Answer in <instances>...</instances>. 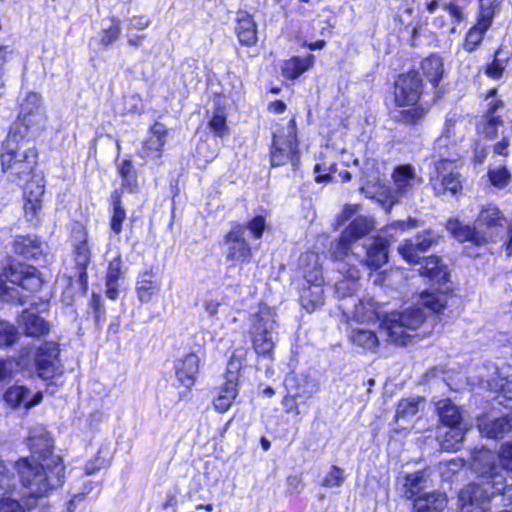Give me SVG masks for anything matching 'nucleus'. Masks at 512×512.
<instances>
[{"label":"nucleus","mask_w":512,"mask_h":512,"mask_svg":"<svg viewBox=\"0 0 512 512\" xmlns=\"http://www.w3.org/2000/svg\"><path fill=\"white\" fill-rule=\"evenodd\" d=\"M421 303L435 313H440L446 306V297L443 294L427 293L422 295Z\"/></svg>","instance_id":"nucleus-51"},{"label":"nucleus","mask_w":512,"mask_h":512,"mask_svg":"<svg viewBox=\"0 0 512 512\" xmlns=\"http://www.w3.org/2000/svg\"><path fill=\"white\" fill-rule=\"evenodd\" d=\"M26 182L23 188L25 216L29 221H34L42 210V197L45 189L44 179L36 175Z\"/></svg>","instance_id":"nucleus-20"},{"label":"nucleus","mask_w":512,"mask_h":512,"mask_svg":"<svg viewBox=\"0 0 512 512\" xmlns=\"http://www.w3.org/2000/svg\"><path fill=\"white\" fill-rule=\"evenodd\" d=\"M374 228V220L366 216H357L342 233L339 240L335 243L333 256L335 260H345L354 258L355 255L349 254L352 251V244L358 239L367 235Z\"/></svg>","instance_id":"nucleus-12"},{"label":"nucleus","mask_w":512,"mask_h":512,"mask_svg":"<svg viewBox=\"0 0 512 512\" xmlns=\"http://www.w3.org/2000/svg\"><path fill=\"white\" fill-rule=\"evenodd\" d=\"M464 439V432L458 426L449 427V430L445 433L441 447L446 451H456L459 449Z\"/></svg>","instance_id":"nucleus-43"},{"label":"nucleus","mask_w":512,"mask_h":512,"mask_svg":"<svg viewBox=\"0 0 512 512\" xmlns=\"http://www.w3.org/2000/svg\"><path fill=\"white\" fill-rule=\"evenodd\" d=\"M426 314L420 307H412L403 312H391L383 317L380 327L385 331L387 340L396 345H406L411 332L416 331L424 322Z\"/></svg>","instance_id":"nucleus-6"},{"label":"nucleus","mask_w":512,"mask_h":512,"mask_svg":"<svg viewBox=\"0 0 512 512\" xmlns=\"http://www.w3.org/2000/svg\"><path fill=\"white\" fill-rule=\"evenodd\" d=\"M38 375L43 379H50L59 370L58 349L55 344H46L41 347L36 358Z\"/></svg>","instance_id":"nucleus-24"},{"label":"nucleus","mask_w":512,"mask_h":512,"mask_svg":"<svg viewBox=\"0 0 512 512\" xmlns=\"http://www.w3.org/2000/svg\"><path fill=\"white\" fill-rule=\"evenodd\" d=\"M304 278L310 285L302 289L300 301L304 309L308 312H312L324 303V291L322 288L323 277L321 269L315 263L311 272H305Z\"/></svg>","instance_id":"nucleus-16"},{"label":"nucleus","mask_w":512,"mask_h":512,"mask_svg":"<svg viewBox=\"0 0 512 512\" xmlns=\"http://www.w3.org/2000/svg\"><path fill=\"white\" fill-rule=\"evenodd\" d=\"M447 230L459 241H471L476 245H482L492 240V232H483L476 227L464 225L457 219L447 222Z\"/></svg>","instance_id":"nucleus-21"},{"label":"nucleus","mask_w":512,"mask_h":512,"mask_svg":"<svg viewBox=\"0 0 512 512\" xmlns=\"http://www.w3.org/2000/svg\"><path fill=\"white\" fill-rule=\"evenodd\" d=\"M122 261L118 255L109 262L106 274V297L115 300L119 295V279L122 276Z\"/></svg>","instance_id":"nucleus-33"},{"label":"nucleus","mask_w":512,"mask_h":512,"mask_svg":"<svg viewBox=\"0 0 512 512\" xmlns=\"http://www.w3.org/2000/svg\"><path fill=\"white\" fill-rule=\"evenodd\" d=\"M435 174L430 177V183L437 195L450 192L456 195L462 190V180L455 162L459 153L449 154L446 157H436Z\"/></svg>","instance_id":"nucleus-7"},{"label":"nucleus","mask_w":512,"mask_h":512,"mask_svg":"<svg viewBox=\"0 0 512 512\" xmlns=\"http://www.w3.org/2000/svg\"><path fill=\"white\" fill-rule=\"evenodd\" d=\"M510 172L503 166L491 169L489 171V178L491 183L497 187H505L510 180Z\"/></svg>","instance_id":"nucleus-56"},{"label":"nucleus","mask_w":512,"mask_h":512,"mask_svg":"<svg viewBox=\"0 0 512 512\" xmlns=\"http://www.w3.org/2000/svg\"><path fill=\"white\" fill-rule=\"evenodd\" d=\"M31 457L18 460L14 467L31 498L48 496L64 481L65 466L60 456L53 454V440L40 430L29 436Z\"/></svg>","instance_id":"nucleus-1"},{"label":"nucleus","mask_w":512,"mask_h":512,"mask_svg":"<svg viewBox=\"0 0 512 512\" xmlns=\"http://www.w3.org/2000/svg\"><path fill=\"white\" fill-rule=\"evenodd\" d=\"M200 359L195 353H188L175 362L177 380L185 387L194 385L199 372Z\"/></svg>","instance_id":"nucleus-26"},{"label":"nucleus","mask_w":512,"mask_h":512,"mask_svg":"<svg viewBox=\"0 0 512 512\" xmlns=\"http://www.w3.org/2000/svg\"><path fill=\"white\" fill-rule=\"evenodd\" d=\"M26 506L12 496H5L0 499V512H30L31 506L29 504H26Z\"/></svg>","instance_id":"nucleus-53"},{"label":"nucleus","mask_w":512,"mask_h":512,"mask_svg":"<svg viewBox=\"0 0 512 512\" xmlns=\"http://www.w3.org/2000/svg\"><path fill=\"white\" fill-rule=\"evenodd\" d=\"M238 395V383L225 381L218 396L214 399V407L220 412H226Z\"/></svg>","instance_id":"nucleus-37"},{"label":"nucleus","mask_w":512,"mask_h":512,"mask_svg":"<svg viewBox=\"0 0 512 512\" xmlns=\"http://www.w3.org/2000/svg\"><path fill=\"white\" fill-rule=\"evenodd\" d=\"M18 138L7 136L0 153L1 171L12 183L21 184L36 176L38 153L34 147L19 145Z\"/></svg>","instance_id":"nucleus-3"},{"label":"nucleus","mask_w":512,"mask_h":512,"mask_svg":"<svg viewBox=\"0 0 512 512\" xmlns=\"http://www.w3.org/2000/svg\"><path fill=\"white\" fill-rule=\"evenodd\" d=\"M422 402L420 397H409L399 401L395 413V421L410 422L419 411V404ZM402 428H405L399 424Z\"/></svg>","instance_id":"nucleus-35"},{"label":"nucleus","mask_w":512,"mask_h":512,"mask_svg":"<svg viewBox=\"0 0 512 512\" xmlns=\"http://www.w3.org/2000/svg\"><path fill=\"white\" fill-rule=\"evenodd\" d=\"M100 491L99 485L94 482H88L84 484L83 492L78 493L73 496V498L68 503V511L73 512L75 508V504L83 501L86 497L95 498Z\"/></svg>","instance_id":"nucleus-50"},{"label":"nucleus","mask_w":512,"mask_h":512,"mask_svg":"<svg viewBox=\"0 0 512 512\" xmlns=\"http://www.w3.org/2000/svg\"><path fill=\"white\" fill-rule=\"evenodd\" d=\"M419 273L422 276L428 277L437 284L446 283L449 277L447 268L441 264L440 258L436 256L424 259V263L421 265Z\"/></svg>","instance_id":"nucleus-32"},{"label":"nucleus","mask_w":512,"mask_h":512,"mask_svg":"<svg viewBox=\"0 0 512 512\" xmlns=\"http://www.w3.org/2000/svg\"><path fill=\"white\" fill-rule=\"evenodd\" d=\"M296 141V123L290 119L284 130H278L273 136V145L271 149V163L273 166H280L291 161L295 165L297 154Z\"/></svg>","instance_id":"nucleus-11"},{"label":"nucleus","mask_w":512,"mask_h":512,"mask_svg":"<svg viewBox=\"0 0 512 512\" xmlns=\"http://www.w3.org/2000/svg\"><path fill=\"white\" fill-rule=\"evenodd\" d=\"M236 34L243 45L252 46L257 42L256 24L247 12L238 13Z\"/></svg>","instance_id":"nucleus-30"},{"label":"nucleus","mask_w":512,"mask_h":512,"mask_svg":"<svg viewBox=\"0 0 512 512\" xmlns=\"http://www.w3.org/2000/svg\"><path fill=\"white\" fill-rule=\"evenodd\" d=\"M90 250L87 243V236L82 232V238L75 245V262L79 269L85 270L90 263Z\"/></svg>","instance_id":"nucleus-46"},{"label":"nucleus","mask_w":512,"mask_h":512,"mask_svg":"<svg viewBox=\"0 0 512 512\" xmlns=\"http://www.w3.org/2000/svg\"><path fill=\"white\" fill-rule=\"evenodd\" d=\"M18 339V334L13 325L0 321V347L10 346Z\"/></svg>","instance_id":"nucleus-54"},{"label":"nucleus","mask_w":512,"mask_h":512,"mask_svg":"<svg viewBox=\"0 0 512 512\" xmlns=\"http://www.w3.org/2000/svg\"><path fill=\"white\" fill-rule=\"evenodd\" d=\"M478 429L488 438H503L512 430V424L506 417L498 419L484 417L478 420Z\"/></svg>","instance_id":"nucleus-28"},{"label":"nucleus","mask_w":512,"mask_h":512,"mask_svg":"<svg viewBox=\"0 0 512 512\" xmlns=\"http://www.w3.org/2000/svg\"><path fill=\"white\" fill-rule=\"evenodd\" d=\"M121 34L120 21L117 18L111 19V24L100 33V43L108 46L114 43Z\"/></svg>","instance_id":"nucleus-48"},{"label":"nucleus","mask_w":512,"mask_h":512,"mask_svg":"<svg viewBox=\"0 0 512 512\" xmlns=\"http://www.w3.org/2000/svg\"><path fill=\"white\" fill-rule=\"evenodd\" d=\"M446 10L448 14L454 19L455 23H461L465 20V14L463 8L458 6L457 4L450 3Z\"/></svg>","instance_id":"nucleus-62"},{"label":"nucleus","mask_w":512,"mask_h":512,"mask_svg":"<svg viewBox=\"0 0 512 512\" xmlns=\"http://www.w3.org/2000/svg\"><path fill=\"white\" fill-rule=\"evenodd\" d=\"M252 344L258 355L271 357L277 342L276 322L269 309H262L252 321Z\"/></svg>","instance_id":"nucleus-8"},{"label":"nucleus","mask_w":512,"mask_h":512,"mask_svg":"<svg viewBox=\"0 0 512 512\" xmlns=\"http://www.w3.org/2000/svg\"><path fill=\"white\" fill-rule=\"evenodd\" d=\"M496 95V89H490L486 100L487 102V115L486 116H496L495 113L499 108L503 107V102L500 99H497L495 97Z\"/></svg>","instance_id":"nucleus-61"},{"label":"nucleus","mask_w":512,"mask_h":512,"mask_svg":"<svg viewBox=\"0 0 512 512\" xmlns=\"http://www.w3.org/2000/svg\"><path fill=\"white\" fill-rule=\"evenodd\" d=\"M480 12L477 23L468 31L464 43V49L472 52L481 43L485 32L491 26L493 19V1L480 0Z\"/></svg>","instance_id":"nucleus-18"},{"label":"nucleus","mask_w":512,"mask_h":512,"mask_svg":"<svg viewBox=\"0 0 512 512\" xmlns=\"http://www.w3.org/2000/svg\"><path fill=\"white\" fill-rule=\"evenodd\" d=\"M350 341L359 347L373 350L378 347L379 339L376 333L369 329L355 328L349 334Z\"/></svg>","instance_id":"nucleus-40"},{"label":"nucleus","mask_w":512,"mask_h":512,"mask_svg":"<svg viewBox=\"0 0 512 512\" xmlns=\"http://www.w3.org/2000/svg\"><path fill=\"white\" fill-rule=\"evenodd\" d=\"M135 290L141 303H149L160 291V285L155 281L152 272L145 271L138 275Z\"/></svg>","instance_id":"nucleus-29"},{"label":"nucleus","mask_w":512,"mask_h":512,"mask_svg":"<svg viewBox=\"0 0 512 512\" xmlns=\"http://www.w3.org/2000/svg\"><path fill=\"white\" fill-rule=\"evenodd\" d=\"M166 137L167 129L165 126L161 123H155L142 147L141 156L157 162L162 156V148L166 143Z\"/></svg>","instance_id":"nucleus-22"},{"label":"nucleus","mask_w":512,"mask_h":512,"mask_svg":"<svg viewBox=\"0 0 512 512\" xmlns=\"http://www.w3.org/2000/svg\"><path fill=\"white\" fill-rule=\"evenodd\" d=\"M398 483H400L403 486L404 495L407 498H413L425 487V472L418 471L411 474H404L398 477Z\"/></svg>","instance_id":"nucleus-34"},{"label":"nucleus","mask_w":512,"mask_h":512,"mask_svg":"<svg viewBox=\"0 0 512 512\" xmlns=\"http://www.w3.org/2000/svg\"><path fill=\"white\" fill-rule=\"evenodd\" d=\"M437 411L442 423L448 427L458 426L461 414L457 406L449 399H442L436 403Z\"/></svg>","instance_id":"nucleus-39"},{"label":"nucleus","mask_w":512,"mask_h":512,"mask_svg":"<svg viewBox=\"0 0 512 512\" xmlns=\"http://www.w3.org/2000/svg\"><path fill=\"white\" fill-rule=\"evenodd\" d=\"M421 92L422 82L417 73L399 76L395 84V102L404 109L395 114V119L405 124H413L424 117L425 110L417 105Z\"/></svg>","instance_id":"nucleus-4"},{"label":"nucleus","mask_w":512,"mask_h":512,"mask_svg":"<svg viewBox=\"0 0 512 512\" xmlns=\"http://www.w3.org/2000/svg\"><path fill=\"white\" fill-rule=\"evenodd\" d=\"M364 248L366 250L365 260L360 259L369 269L377 270L387 262L388 243L384 238L368 239Z\"/></svg>","instance_id":"nucleus-25"},{"label":"nucleus","mask_w":512,"mask_h":512,"mask_svg":"<svg viewBox=\"0 0 512 512\" xmlns=\"http://www.w3.org/2000/svg\"><path fill=\"white\" fill-rule=\"evenodd\" d=\"M118 173L122 179V186L130 191L137 188V177L131 160L125 159L117 165Z\"/></svg>","instance_id":"nucleus-42"},{"label":"nucleus","mask_w":512,"mask_h":512,"mask_svg":"<svg viewBox=\"0 0 512 512\" xmlns=\"http://www.w3.org/2000/svg\"><path fill=\"white\" fill-rule=\"evenodd\" d=\"M6 279L28 291H37L42 286V279L34 267H28L18 262L10 261L5 267Z\"/></svg>","instance_id":"nucleus-17"},{"label":"nucleus","mask_w":512,"mask_h":512,"mask_svg":"<svg viewBox=\"0 0 512 512\" xmlns=\"http://www.w3.org/2000/svg\"><path fill=\"white\" fill-rule=\"evenodd\" d=\"M40 247V242L37 238L31 236H22L15 241V249L20 254L28 257L34 256Z\"/></svg>","instance_id":"nucleus-47"},{"label":"nucleus","mask_w":512,"mask_h":512,"mask_svg":"<svg viewBox=\"0 0 512 512\" xmlns=\"http://www.w3.org/2000/svg\"><path fill=\"white\" fill-rule=\"evenodd\" d=\"M502 125L500 116H486V121L479 127L480 132L488 138L497 134L498 127Z\"/></svg>","instance_id":"nucleus-58"},{"label":"nucleus","mask_w":512,"mask_h":512,"mask_svg":"<svg viewBox=\"0 0 512 512\" xmlns=\"http://www.w3.org/2000/svg\"><path fill=\"white\" fill-rule=\"evenodd\" d=\"M393 188L390 196L391 203L399 202L402 197H409L422 184V178L412 165L397 166L392 174Z\"/></svg>","instance_id":"nucleus-14"},{"label":"nucleus","mask_w":512,"mask_h":512,"mask_svg":"<svg viewBox=\"0 0 512 512\" xmlns=\"http://www.w3.org/2000/svg\"><path fill=\"white\" fill-rule=\"evenodd\" d=\"M502 54V50H497L494 60L487 66L486 73L489 77L497 79L502 75L506 66V58H503Z\"/></svg>","instance_id":"nucleus-55"},{"label":"nucleus","mask_w":512,"mask_h":512,"mask_svg":"<svg viewBox=\"0 0 512 512\" xmlns=\"http://www.w3.org/2000/svg\"><path fill=\"white\" fill-rule=\"evenodd\" d=\"M498 460L502 469L512 472V443H505L501 446Z\"/></svg>","instance_id":"nucleus-60"},{"label":"nucleus","mask_w":512,"mask_h":512,"mask_svg":"<svg viewBox=\"0 0 512 512\" xmlns=\"http://www.w3.org/2000/svg\"><path fill=\"white\" fill-rule=\"evenodd\" d=\"M42 393L36 392L32 395L31 391L22 385H13L4 393V400L12 408L29 409L42 401Z\"/></svg>","instance_id":"nucleus-23"},{"label":"nucleus","mask_w":512,"mask_h":512,"mask_svg":"<svg viewBox=\"0 0 512 512\" xmlns=\"http://www.w3.org/2000/svg\"><path fill=\"white\" fill-rule=\"evenodd\" d=\"M209 127L211 131L219 137H223L228 133L226 116L223 111L217 110L214 112L212 118L209 121Z\"/></svg>","instance_id":"nucleus-52"},{"label":"nucleus","mask_w":512,"mask_h":512,"mask_svg":"<svg viewBox=\"0 0 512 512\" xmlns=\"http://www.w3.org/2000/svg\"><path fill=\"white\" fill-rule=\"evenodd\" d=\"M150 20L145 16H134L129 19V28L131 29H145L149 26Z\"/></svg>","instance_id":"nucleus-64"},{"label":"nucleus","mask_w":512,"mask_h":512,"mask_svg":"<svg viewBox=\"0 0 512 512\" xmlns=\"http://www.w3.org/2000/svg\"><path fill=\"white\" fill-rule=\"evenodd\" d=\"M245 227L243 224L234 223L231 229L224 235L223 242L226 245V260L234 263H249L252 258V248L245 239Z\"/></svg>","instance_id":"nucleus-13"},{"label":"nucleus","mask_w":512,"mask_h":512,"mask_svg":"<svg viewBox=\"0 0 512 512\" xmlns=\"http://www.w3.org/2000/svg\"><path fill=\"white\" fill-rule=\"evenodd\" d=\"M314 62V56L294 57L284 62L282 67L283 75L288 79H296L303 72L308 70Z\"/></svg>","instance_id":"nucleus-36"},{"label":"nucleus","mask_w":512,"mask_h":512,"mask_svg":"<svg viewBox=\"0 0 512 512\" xmlns=\"http://www.w3.org/2000/svg\"><path fill=\"white\" fill-rule=\"evenodd\" d=\"M339 309L347 322L353 321L358 324H377L383 320L386 315L381 303L371 296H364L357 299L352 304L343 302L339 304Z\"/></svg>","instance_id":"nucleus-9"},{"label":"nucleus","mask_w":512,"mask_h":512,"mask_svg":"<svg viewBox=\"0 0 512 512\" xmlns=\"http://www.w3.org/2000/svg\"><path fill=\"white\" fill-rule=\"evenodd\" d=\"M47 116L42 106L41 96L29 92L20 103L17 120L10 127L8 136L24 139L38 135L45 127Z\"/></svg>","instance_id":"nucleus-5"},{"label":"nucleus","mask_w":512,"mask_h":512,"mask_svg":"<svg viewBox=\"0 0 512 512\" xmlns=\"http://www.w3.org/2000/svg\"><path fill=\"white\" fill-rule=\"evenodd\" d=\"M421 69L423 75L435 87L439 83L443 74L442 59L438 55H430L423 59Z\"/></svg>","instance_id":"nucleus-38"},{"label":"nucleus","mask_w":512,"mask_h":512,"mask_svg":"<svg viewBox=\"0 0 512 512\" xmlns=\"http://www.w3.org/2000/svg\"><path fill=\"white\" fill-rule=\"evenodd\" d=\"M472 470L478 475L476 482L466 485L459 494V512H488L490 501L500 496L503 505H512V484L496 465V456L487 449L476 451Z\"/></svg>","instance_id":"nucleus-2"},{"label":"nucleus","mask_w":512,"mask_h":512,"mask_svg":"<svg viewBox=\"0 0 512 512\" xmlns=\"http://www.w3.org/2000/svg\"><path fill=\"white\" fill-rule=\"evenodd\" d=\"M244 352L235 350L228 361L227 371L225 375L226 381L238 383L239 373L244 362Z\"/></svg>","instance_id":"nucleus-44"},{"label":"nucleus","mask_w":512,"mask_h":512,"mask_svg":"<svg viewBox=\"0 0 512 512\" xmlns=\"http://www.w3.org/2000/svg\"><path fill=\"white\" fill-rule=\"evenodd\" d=\"M314 172L317 174L315 180L323 182L334 179V174L337 172L335 164L317 163L314 167Z\"/></svg>","instance_id":"nucleus-57"},{"label":"nucleus","mask_w":512,"mask_h":512,"mask_svg":"<svg viewBox=\"0 0 512 512\" xmlns=\"http://www.w3.org/2000/svg\"><path fill=\"white\" fill-rule=\"evenodd\" d=\"M126 218V212L124 208L122 207L121 201L119 197H115L113 201V213L110 221V227L111 230L116 233L120 234L122 231V223Z\"/></svg>","instance_id":"nucleus-49"},{"label":"nucleus","mask_w":512,"mask_h":512,"mask_svg":"<svg viewBox=\"0 0 512 512\" xmlns=\"http://www.w3.org/2000/svg\"><path fill=\"white\" fill-rule=\"evenodd\" d=\"M447 504V498L444 493L431 492L419 496L414 501L415 512H440Z\"/></svg>","instance_id":"nucleus-31"},{"label":"nucleus","mask_w":512,"mask_h":512,"mask_svg":"<svg viewBox=\"0 0 512 512\" xmlns=\"http://www.w3.org/2000/svg\"><path fill=\"white\" fill-rule=\"evenodd\" d=\"M18 325L27 336L31 337L45 336L50 330L49 323L30 310H24L22 312L18 320Z\"/></svg>","instance_id":"nucleus-27"},{"label":"nucleus","mask_w":512,"mask_h":512,"mask_svg":"<svg viewBox=\"0 0 512 512\" xmlns=\"http://www.w3.org/2000/svg\"><path fill=\"white\" fill-rule=\"evenodd\" d=\"M265 226L266 221L265 218L262 216H257L250 220L249 222H247L246 225H244L245 231L248 230L250 234L256 239H260L262 237V234L265 230Z\"/></svg>","instance_id":"nucleus-59"},{"label":"nucleus","mask_w":512,"mask_h":512,"mask_svg":"<svg viewBox=\"0 0 512 512\" xmlns=\"http://www.w3.org/2000/svg\"><path fill=\"white\" fill-rule=\"evenodd\" d=\"M221 301L215 298H207L204 301V308L209 316L214 317L217 315Z\"/></svg>","instance_id":"nucleus-63"},{"label":"nucleus","mask_w":512,"mask_h":512,"mask_svg":"<svg viewBox=\"0 0 512 512\" xmlns=\"http://www.w3.org/2000/svg\"><path fill=\"white\" fill-rule=\"evenodd\" d=\"M346 480L344 469L333 465L324 475L321 486L325 488H340Z\"/></svg>","instance_id":"nucleus-45"},{"label":"nucleus","mask_w":512,"mask_h":512,"mask_svg":"<svg viewBox=\"0 0 512 512\" xmlns=\"http://www.w3.org/2000/svg\"><path fill=\"white\" fill-rule=\"evenodd\" d=\"M466 123L461 115L451 112L446 116L443 132L434 144L435 157H446L458 153L456 144L464 138Z\"/></svg>","instance_id":"nucleus-10"},{"label":"nucleus","mask_w":512,"mask_h":512,"mask_svg":"<svg viewBox=\"0 0 512 512\" xmlns=\"http://www.w3.org/2000/svg\"><path fill=\"white\" fill-rule=\"evenodd\" d=\"M348 261L339 260L338 271L343 275V279L335 284V295L341 301L352 304L354 294L359 288L360 271L352 264L353 258H347Z\"/></svg>","instance_id":"nucleus-15"},{"label":"nucleus","mask_w":512,"mask_h":512,"mask_svg":"<svg viewBox=\"0 0 512 512\" xmlns=\"http://www.w3.org/2000/svg\"><path fill=\"white\" fill-rule=\"evenodd\" d=\"M502 216L496 206L488 205L483 208L477 219L478 229L486 226L488 229H496L502 226Z\"/></svg>","instance_id":"nucleus-41"},{"label":"nucleus","mask_w":512,"mask_h":512,"mask_svg":"<svg viewBox=\"0 0 512 512\" xmlns=\"http://www.w3.org/2000/svg\"><path fill=\"white\" fill-rule=\"evenodd\" d=\"M439 235L431 230H424L418 234L415 240H406L398 248L401 256L409 263H419L420 254L426 252L432 245L436 244Z\"/></svg>","instance_id":"nucleus-19"}]
</instances>
